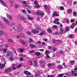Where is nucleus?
Listing matches in <instances>:
<instances>
[{
  "instance_id": "obj_1",
  "label": "nucleus",
  "mask_w": 77,
  "mask_h": 77,
  "mask_svg": "<svg viewBox=\"0 0 77 77\" xmlns=\"http://www.w3.org/2000/svg\"><path fill=\"white\" fill-rule=\"evenodd\" d=\"M17 19H20L21 20H23L24 19V17L22 16V14H19L18 16L17 17Z\"/></svg>"
},
{
  "instance_id": "obj_2",
  "label": "nucleus",
  "mask_w": 77,
  "mask_h": 77,
  "mask_svg": "<svg viewBox=\"0 0 77 77\" xmlns=\"http://www.w3.org/2000/svg\"><path fill=\"white\" fill-rule=\"evenodd\" d=\"M31 32L34 34H36V33H39V31L35 29H33Z\"/></svg>"
},
{
  "instance_id": "obj_3",
  "label": "nucleus",
  "mask_w": 77,
  "mask_h": 77,
  "mask_svg": "<svg viewBox=\"0 0 77 77\" xmlns=\"http://www.w3.org/2000/svg\"><path fill=\"white\" fill-rule=\"evenodd\" d=\"M5 70V72H11V71H12V70H11V69L10 68H8L6 69Z\"/></svg>"
},
{
  "instance_id": "obj_4",
  "label": "nucleus",
  "mask_w": 77,
  "mask_h": 77,
  "mask_svg": "<svg viewBox=\"0 0 77 77\" xmlns=\"http://www.w3.org/2000/svg\"><path fill=\"white\" fill-rule=\"evenodd\" d=\"M24 72L25 74H26L27 75H31V73L28 71H24Z\"/></svg>"
},
{
  "instance_id": "obj_5",
  "label": "nucleus",
  "mask_w": 77,
  "mask_h": 77,
  "mask_svg": "<svg viewBox=\"0 0 77 77\" xmlns=\"http://www.w3.org/2000/svg\"><path fill=\"white\" fill-rule=\"evenodd\" d=\"M7 17L9 20H12V17L11 16H10L9 15L7 14Z\"/></svg>"
},
{
  "instance_id": "obj_6",
  "label": "nucleus",
  "mask_w": 77,
  "mask_h": 77,
  "mask_svg": "<svg viewBox=\"0 0 77 77\" xmlns=\"http://www.w3.org/2000/svg\"><path fill=\"white\" fill-rule=\"evenodd\" d=\"M17 27L18 29H22V26H21L20 24H19L17 25Z\"/></svg>"
},
{
  "instance_id": "obj_7",
  "label": "nucleus",
  "mask_w": 77,
  "mask_h": 77,
  "mask_svg": "<svg viewBox=\"0 0 77 77\" xmlns=\"http://www.w3.org/2000/svg\"><path fill=\"white\" fill-rule=\"evenodd\" d=\"M7 56L8 57H9V56H12L13 55L12 53H11L10 52H7Z\"/></svg>"
},
{
  "instance_id": "obj_8",
  "label": "nucleus",
  "mask_w": 77,
  "mask_h": 77,
  "mask_svg": "<svg viewBox=\"0 0 77 77\" xmlns=\"http://www.w3.org/2000/svg\"><path fill=\"white\" fill-rule=\"evenodd\" d=\"M72 75L73 76H77V74L76 73H74V71H72Z\"/></svg>"
},
{
  "instance_id": "obj_9",
  "label": "nucleus",
  "mask_w": 77,
  "mask_h": 77,
  "mask_svg": "<svg viewBox=\"0 0 77 77\" xmlns=\"http://www.w3.org/2000/svg\"><path fill=\"white\" fill-rule=\"evenodd\" d=\"M4 22H5V23H6V24H8V25L9 24V21H8V20H7L6 19H4Z\"/></svg>"
},
{
  "instance_id": "obj_10",
  "label": "nucleus",
  "mask_w": 77,
  "mask_h": 77,
  "mask_svg": "<svg viewBox=\"0 0 77 77\" xmlns=\"http://www.w3.org/2000/svg\"><path fill=\"white\" fill-rule=\"evenodd\" d=\"M15 24V23L14 22H12L11 23H8V26H13Z\"/></svg>"
},
{
  "instance_id": "obj_11",
  "label": "nucleus",
  "mask_w": 77,
  "mask_h": 77,
  "mask_svg": "<svg viewBox=\"0 0 77 77\" xmlns=\"http://www.w3.org/2000/svg\"><path fill=\"white\" fill-rule=\"evenodd\" d=\"M5 66V64H2L1 65V64L0 63V68L1 69H2V68H3Z\"/></svg>"
},
{
  "instance_id": "obj_12",
  "label": "nucleus",
  "mask_w": 77,
  "mask_h": 77,
  "mask_svg": "<svg viewBox=\"0 0 77 77\" xmlns=\"http://www.w3.org/2000/svg\"><path fill=\"white\" fill-rule=\"evenodd\" d=\"M34 67H36V66H38V63H37V61H34Z\"/></svg>"
},
{
  "instance_id": "obj_13",
  "label": "nucleus",
  "mask_w": 77,
  "mask_h": 77,
  "mask_svg": "<svg viewBox=\"0 0 77 77\" xmlns=\"http://www.w3.org/2000/svg\"><path fill=\"white\" fill-rule=\"evenodd\" d=\"M20 42H21L22 44H25L26 42L24 41L22 39H20L19 40Z\"/></svg>"
},
{
  "instance_id": "obj_14",
  "label": "nucleus",
  "mask_w": 77,
  "mask_h": 77,
  "mask_svg": "<svg viewBox=\"0 0 77 77\" xmlns=\"http://www.w3.org/2000/svg\"><path fill=\"white\" fill-rule=\"evenodd\" d=\"M52 16H53H53H56L57 17H58L59 16V14H57V13L55 12V13H54L53 14Z\"/></svg>"
},
{
  "instance_id": "obj_15",
  "label": "nucleus",
  "mask_w": 77,
  "mask_h": 77,
  "mask_svg": "<svg viewBox=\"0 0 77 77\" xmlns=\"http://www.w3.org/2000/svg\"><path fill=\"white\" fill-rule=\"evenodd\" d=\"M2 5H3V6H5V7H7V6L6 5V4H5V3L3 1L2 2H1Z\"/></svg>"
},
{
  "instance_id": "obj_16",
  "label": "nucleus",
  "mask_w": 77,
  "mask_h": 77,
  "mask_svg": "<svg viewBox=\"0 0 77 77\" xmlns=\"http://www.w3.org/2000/svg\"><path fill=\"white\" fill-rule=\"evenodd\" d=\"M35 54L37 56H40L41 53L40 52H35Z\"/></svg>"
},
{
  "instance_id": "obj_17",
  "label": "nucleus",
  "mask_w": 77,
  "mask_h": 77,
  "mask_svg": "<svg viewBox=\"0 0 77 77\" xmlns=\"http://www.w3.org/2000/svg\"><path fill=\"white\" fill-rule=\"evenodd\" d=\"M4 35V31L3 30H0V35Z\"/></svg>"
},
{
  "instance_id": "obj_18",
  "label": "nucleus",
  "mask_w": 77,
  "mask_h": 77,
  "mask_svg": "<svg viewBox=\"0 0 77 77\" xmlns=\"http://www.w3.org/2000/svg\"><path fill=\"white\" fill-rule=\"evenodd\" d=\"M29 46H30V47H32V48L36 47V46H35V45H33L32 44H30L29 45Z\"/></svg>"
},
{
  "instance_id": "obj_19",
  "label": "nucleus",
  "mask_w": 77,
  "mask_h": 77,
  "mask_svg": "<svg viewBox=\"0 0 77 77\" xmlns=\"http://www.w3.org/2000/svg\"><path fill=\"white\" fill-rule=\"evenodd\" d=\"M50 51H45V54L46 55H48V54H50Z\"/></svg>"
},
{
  "instance_id": "obj_20",
  "label": "nucleus",
  "mask_w": 77,
  "mask_h": 77,
  "mask_svg": "<svg viewBox=\"0 0 77 77\" xmlns=\"http://www.w3.org/2000/svg\"><path fill=\"white\" fill-rule=\"evenodd\" d=\"M69 28L68 26H66V27L65 30H66V32H68L69 31Z\"/></svg>"
},
{
  "instance_id": "obj_21",
  "label": "nucleus",
  "mask_w": 77,
  "mask_h": 77,
  "mask_svg": "<svg viewBox=\"0 0 77 77\" xmlns=\"http://www.w3.org/2000/svg\"><path fill=\"white\" fill-rule=\"evenodd\" d=\"M28 19L29 20H33V18L30 17L29 16H28Z\"/></svg>"
},
{
  "instance_id": "obj_22",
  "label": "nucleus",
  "mask_w": 77,
  "mask_h": 77,
  "mask_svg": "<svg viewBox=\"0 0 77 77\" xmlns=\"http://www.w3.org/2000/svg\"><path fill=\"white\" fill-rule=\"evenodd\" d=\"M53 23H54V24H57V25H59V24H60V22H55V21H53Z\"/></svg>"
},
{
  "instance_id": "obj_23",
  "label": "nucleus",
  "mask_w": 77,
  "mask_h": 77,
  "mask_svg": "<svg viewBox=\"0 0 77 77\" xmlns=\"http://www.w3.org/2000/svg\"><path fill=\"white\" fill-rule=\"evenodd\" d=\"M60 10H61V11L64 10V7L63 6L60 7Z\"/></svg>"
},
{
  "instance_id": "obj_24",
  "label": "nucleus",
  "mask_w": 77,
  "mask_h": 77,
  "mask_svg": "<svg viewBox=\"0 0 77 77\" xmlns=\"http://www.w3.org/2000/svg\"><path fill=\"white\" fill-rule=\"evenodd\" d=\"M19 50L20 51V52H21V53H23V51H24V49L20 48L19 49Z\"/></svg>"
},
{
  "instance_id": "obj_25",
  "label": "nucleus",
  "mask_w": 77,
  "mask_h": 77,
  "mask_svg": "<svg viewBox=\"0 0 77 77\" xmlns=\"http://www.w3.org/2000/svg\"><path fill=\"white\" fill-rule=\"evenodd\" d=\"M9 59H10V60H11V61H13V60H14V58H13V57H10L9 58Z\"/></svg>"
},
{
  "instance_id": "obj_26",
  "label": "nucleus",
  "mask_w": 77,
  "mask_h": 77,
  "mask_svg": "<svg viewBox=\"0 0 77 77\" xmlns=\"http://www.w3.org/2000/svg\"><path fill=\"white\" fill-rule=\"evenodd\" d=\"M29 43H31V42H32L33 41V40L30 38H29Z\"/></svg>"
},
{
  "instance_id": "obj_27",
  "label": "nucleus",
  "mask_w": 77,
  "mask_h": 77,
  "mask_svg": "<svg viewBox=\"0 0 77 77\" xmlns=\"http://www.w3.org/2000/svg\"><path fill=\"white\" fill-rule=\"evenodd\" d=\"M74 27H75V24L74 23H72V25L71 27V29H73V28H74Z\"/></svg>"
},
{
  "instance_id": "obj_28",
  "label": "nucleus",
  "mask_w": 77,
  "mask_h": 77,
  "mask_svg": "<svg viewBox=\"0 0 77 77\" xmlns=\"http://www.w3.org/2000/svg\"><path fill=\"white\" fill-rule=\"evenodd\" d=\"M64 75L63 74H61L58 75V77H62Z\"/></svg>"
},
{
  "instance_id": "obj_29",
  "label": "nucleus",
  "mask_w": 77,
  "mask_h": 77,
  "mask_svg": "<svg viewBox=\"0 0 77 77\" xmlns=\"http://www.w3.org/2000/svg\"><path fill=\"white\" fill-rule=\"evenodd\" d=\"M58 68L59 69H62L63 68V67L60 65H59L58 66Z\"/></svg>"
},
{
  "instance_id": "obj_30",
  "label": "nucleus",
  "mask_w": 77,
  "mask_h": 77,
  "mask_svg": "<svg viewBox=\"0 0 77 77\" xmlns=\"http://www.w3.org/2000/svg\"><path fill=\"white\" fill-rule=\"evenodd\" d=\"M3 51L5 53H6V51H7V49L6 48H4L3 49Z\"/></svg>"
},
{
  "instance_id": "obj_31",
  "label": "nucleus",
  "mask_w": 77,
  "mask_h": 77,
  "mask_svg": "<svg viewBox=\"0 0 77 77\" xmlns=\"http://www.w3.org/2000/svg\"><path fill=\"white\" fill-rule=\"evenodd\" d=\"M72 11L71 9L68 10L67 12L68 13H71Z\"/></svg>"
},
{
  "instance_id": "obj_32",
  "label": "nucleus",
  "mask_w": 77,
  "mask_h": 77,
  "mask_svg": "<svg viewBox=\"0 0 77 77\" xmlns=\"http://www.w3.org/2000/svg\"><path fill=\"white\" fill-rule=\"evenodd\" d=\"M40 15H41L42 17H43V16H44V13L43 12H42L41 13H40Z\"/></svg>"
},
{
  "instance_id": "obj_33",
  "label": "nucleus",
  "mask_w": 77,
  "mask_h": 77,
  "mask_svg": "<svg viewBox=\"0 0 77 77\" xmlns=\"http://www.w3.org/2000/svg\"><path fill=\"white\" fill-rule=\"evenodd\" d=\"M75 63V61L73 60V61H71V65H73V63Z\"/></svg>"
},
{
  "instance_id": "obj_34",
  "label": "nucleus",
  "mask_w": 77,
  "mask_h": 77,
  "mask_svg": "<svg viewBox=\"0 0 77 77\" xmlns=\"http://www.w3.org/2000/svg\"><path fill=\"white\" fill-rule=\"evenodd\" d=\"M21 66H22V65L21 64H20L17 66V68H20L21 67Z\"/></svg>"
},
{
  "instance_id": "obj_35",
  "label": "nucleus",
  "mask_w": 77,
  "mask_h": 77,
  "mask_svg": "<svg viewBox=\"0 0 77 77\" xmlns=\"http://www.w3.org/2000/svg\"><path fill=\"white\" fill-rule=\"evenodd\" d=\"M34 4L35 5H38V2H37V1H34Z\"/></svg>"
},
{
  "instance_id": "obj_36",
  "label": "nucleus",
  "mask_w": 77,
  "mask_h": 77,
  "mask_svg": "<svg viewBox=\"0 0 77 77\" xmlns=\"http://www.w3.org/2000/svg\"><path fill=\"white\" fill-rule=\"evenodd\" d=\"M73 15L74 16V17H76V12L74 11L73 12Z\"/></svg>"
},
{
  "instance_id": "obj_37",
  "label": "nucleus",
  "mask_w": 77,
  "mask_h": 77,
  "mask_svg": "<svg viewBox=\"0 0 77 77\" xmlns=\"http://www.w3.org/2000/svg\"><path fill=\"white\" fill-rule=\"evenodd\" d=\"M52 65V64L51 63H48V66H49V67H50V66H51Z\"/></svg>"
},
{
  "instance_id": "obj_38",
  "label": "nucleus",
  "mask_w": 77,
  "mask_h": 77,
  "mask_svg": "<svg viewBox=\"0 0 77 77\" xmlns=\"http://www.w3.org/2000/svg\"><path fill=\"white\" fill-rule=\"evenodd\" d=\"M52 27L54 28V29H56V28H57V26L56 25H54Z\"/></svg>"
},
{
  "instance_id": "obj_39",
  "label": "nucleus",
  "mask_w": 77,
  "mask_h": 77,
  "mask_svg": "<svg viewBox=\"0 0 77 77\" xmlns=\"http://www.w3.org/2000/svg\"><path fill=\"white\" fill-rule=\"evenodd\" d=\"M60 33H61V34L62 33H63V30H62V29H60Z\"/></svg>"
},
{
  "instance_id": "obj_40",
  "label": "nucleus",
  "mask_w": 77,
  "mask_h": 77,
  "mask_svg": "<svg viewBox=\"0 0 77 77\" xmlns=\"http://www.w3.org/2000/svg\"><path fill=\"white\" fill-rule=\"evenodd\" d=\"M26 33L29 35H30L31 34V32H30L29 31H28L26 32Z\"/></svg>"
},
{
  "instance_id": "obj_41",
  "label": "nucleus",
  "mask_w": 77,
  "mask_h": 77,
  "mask_svg": "<svg viewBox=\"0 0 77 77\" xmlns=\"http://www.w3.org/2000/svg\"><path fill=\"white\" fill-rule=\"evenodd\" d=\"M59 21V19L58 18L56 19L55 20V22H57L58 21Z\"/></svg>"
},
{
  "instance_id": "obj_42",
  "label": "nucleus",
  "mask_w": 77,
  "mask_h": 77,
  "mask_svg": "<svg viewBox=\"0 0 77 77\" xmlns=\"http://www.w3.org/2000/svg\"><path fill=\"white\" fill-rule=\"evenodd\" d=\"M23 3L24 5H26V4H27V2L26 1H23Z\"/></svg>"
},
{
  "instance_id": "obj_43",
  "label": "nucleus",
  "mask_w": 77,
  "mask_h": 77,
  "mask_svg": "<svg viewBox=\"0 0 77 77\" xmlns=\"http://www.w3.org/2000/svg\"><path fill=\"white\" fill-rule=\"evenodd\" d=\"M9 1L11 4H12V3L14 2V1H12V0H9Z\"/></svg>"
},
{
  "instance_id": "obj_44",
  "label": "nucleus",
  "mask_w": 77,
  "mask_h": 77,
  "mask_svg": "<svg viewBox=\"0 0 77 77\" xmlns=\"http://www.w3.org/2000/svg\"><path fill=\"white\" fill-rule=\"evenodd\" d=\"M44 32H42L39 34V35H44Z\"/></svg>"
},
{
  "instance_id": "obj_45",
  "label": "nucleus",
  "mask_w": 77,
  "mask_h": 77,
  "mask_svg": "<svg viewBox=\"0 0 77 77\" xmlns=\"http://www.w3.org/2000/svg\"><path fill=\"white\" fill-rule=\"evenodd\" d=\"M23 58L22 57H20V61H23Z\"/></svg>"
},
{
  "instance_id": "obj_46",
  "label": "nucleus",
  "mask_w": 77,
  "mask_h": 77,
  "mask_svg": "<svg viewBox=\"0 0 77 77\" xmlns=\"http://www.w3.org/2000/svg\"><path fill=\"white\" fill-rule=\"evenodd\" d=\"M35 51H34V50H32V51H30L29 53H35Z\"/></svg>"
},
{
  "instance_id": "obj_47",
  "label": "nucleus",
  "mask_w": 77,
  "mask_h": 77,
  "mask_svg": "<svg viewBox=\"0 0 77 77\" xmlns=\"http://www.w3.org/2000/svg\"><path fill=\"white\" fill-rule=\"evenodd\" d=\"M27 11L29 14H30V13H31V11H30V10L27 9Z\"/></svg>"
},
{
  "instance_id": "obj_48",
  "label": "nucleus",
  "mask_w": 77,
  "mask_h": 77,
  "mask_svg": "<svg viewBox=\"0 0 77 77\" xmlns=\"http://www.w3.org/2000/svg\"><path fill=\"white\" fill-rule=\"evenodd\" d=\"M48 32H51V33L52 32V31L49 29H48Z\"/></svg>"
},
{
  "instance_id": "obj_49",
  "label": "nucleus",
  "mask_w": 77,
  "mask_h": 77,
  "mask_svg": "<svg viewBox=\"0 0 77 77\" xmlns=\"http://www.w3.org/2000/svg\"><path fill=\"white\" fill-rule=\"evenodd\" d=\"M15 9H17V8H19V6H18L17 5H15Z\"/></svg>"
},
{
  "instance_id": "obj_50",
  "label": "nucleus",
  "mask_w": 77,
  "mask_h": 77,
  "mask_svg": "<svg viewBox=\"0 0 77 77\" xmlns=\"http://www.w3.org/2000/svg\"><path fill=\"white\" fill-rule=\"evenodd\" d=\"M8 42H12V39H8Z\"/></svg>"
},
{
  "instance_id": "obj_51",
  "label": "nucleus",
  "mask_w": 77,
  "mask_h": 77,
  "mask_svg": "<svg viewBox=\"0 0 77 77\" xmlns=\"http://www.w3.org/2000/svg\"><path fill=\"white\" fill-rule=\"evenodd\" d=\"M35 7L36 8H39V6L38 5H35Z\"/></svg>"
},
{
  "instance_id": "obj_52",
  "label": "nucleus",
  "mask_w": 77,
  "mask_h": 77,
  "mask_svg": "<svg viewBox=\"0 0 77 77\" xmlns=\"http://www.w3.org/2000/svg\"><path fill=\"white\" fill-rule=\"evenodd\" d=\"M73 35H74V34H71V35H70L69 37V38H72L73 36Z\"/></svg>"
},
{
  "instance_id": "obj_53",
  "label": "nucleus",
  "mask_w": 77,
  "mask_h": 77,
  "mask_svg": "<svg viewBox=\"0 0 77 77\" xmlns=\"http://www.w3.org/2000/svg\"><path fill=\"white\" fill-rule=\"evenodd\" d=\"M45 9H47V6L46 5H45Z\"/></svg>"
},
{
  "instance_id": "obj_54",
  "label": "nucleus",
  "mask_w": 77,
  "mask_h": 77,
  "mask_svg": "<svg viewBox=\"0 0 77 77\" xmlns=\"http://www.w3.org/2000/svg\"><path fill=\"white\" fill-rule=\"evenodd\" d=\"M37 14L38 15H41V12H37Z\"/></svg>"
},
{
  "instance_id": "obj_55",
  "label": "nucleus",
  "mask_w": 77,
  "mask_h": 77,
  "mask_svg": "<svg viewBox=\"0 0 77 77\" xmlns=\"http://www.w3.org/2000/svg\"><path fill=\"white\" fill-rule=\"evenodd\" d=\"M60 53H61V54L64 53V52H63V51L61 50L60 51Z\"/></svg>"
},
{
  "instance_id": "obj_56",
  "label": "nucleus",
  "mask_w": 77,
  "mask_h": 77,
  "mask_svg": "<svg viewBox=\"0 0 77 77\" xmlns=\"http://www.w3.org/2000/svg\"><path fill=\"white\" fill-rule=\"evenodd\" d=\"M22 12L23 13H26V10H23L22 11Z\"/></svg>"
},
{
  "instance_id": "obj_57",
  "label": "nucleus",
  "mask_w": 77,
  "mask_h": 77,
  "mask_svg": "<svg viewBox=\"0 0 77 77\" xmlns=\"http://www.w3.org/2000/svg\"><path fill=\"white\" fill-rule=\"evenodd\" d=\"M53 51H56V48H53Z\"/></svg>"
},
{
  "instance_id": "obj_58",
  "label": "nucleus",
  "mask_w": 77,
  "mask_h": 77,
  "mask_svg": "<svg viewBox=\"0 0 77 77\" xmlns=\"http://www.w3.org/2000/svg\"><path fill=\"white\" fill-rule=\"evenodd\" d=\"M22 20H23L24 23H26V21L25 20V18H24V17L23 19H22Z\"/></svg>"
},
{
  "instance_id": "obj_59",
  "label": "nucleus",
  "mask_w": 77,
  "mask_h": 77,
  "mask_svg": "<svg viewBox=\"0 0 77 77\" xmlns=\"http://www.w3.org/2000/svg\"><path fill=\"white\" fill-rule=\"evenodd\" d=\"M74 21H74V20H73V19H72L71 20V23H73V22H74Z\"/></svg>"
},
{
  "instance_id": "obj_60",
  "label": "nucleus",
  "mask_w": 77,
  "mask_h": 77,
  "mask_svg": "<svg viewBox=\"0 0 77 77\" xmlns=\"http://www.w3.org/2000/svg\"><path fill=\"white\" fill-rule=\"evenodd\" d=\"M48 49H49V50H50V49H51V47L50 46H49L48 47Z\"/></svg>"
},
{
  "instance_id": "obj_61",
  "label": "nucleus",
  "mask_w": 77,
  "mask_h": 77,
  "mask_svg": "<svg viewBox=\"0 0 77 77\" xmlns=\"http://www.w3.org/2000/svg\"><path fill=\"white\" fill-rule=\"evenodd\" d=\"M46 57H47V58H50V56L48 55V54L46 55Z\"/></svg>"
},
{
  "instance_id": "obj_62",
  "label": "nucleus",
  "mask_w": 77,
  "mask_h": 77,
  "mask_svg": "<svg viewBox=\"0 0 77 77\" xmlns=\"http://www.w3.org/2000/svg\"><path fill=\"white\" fill-rule=\"evenodd\" d=\"M43 40L44 41H45V42H47V39H43Z\"/></svg>"
},
{
  "instance_id": "obj_63",
  "label": "nucleus",
  "mask_w": 77,
  "mask_h": 77,
  "mask_svg": "<svg viewBox=\"0 0 77 77\" xmlns=\"http://www.w3.org/2000/svg\"><path fill=\"white\" fill-rule=\"evenodd\" d=\"M58 33L57 32H54L53 33V35H57Z\"/></svg>"
},
{
  "instance_id": "obj_64",
  "label": "nucleus",
  "mask_w": 77,
  "mask_h": 77,
  "mask_svg": "<svg viewBox=\"0 0 77 77\" xmlns=\"http://www.w3.org/2000/svg\"><path fill=\"white\" fill-rule=\"evenodd\" d=\"M77 3L75 1L73 2V5H76Z\"/></svg>"
}]
</instances>
